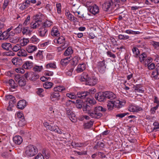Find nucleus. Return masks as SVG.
<instances>
[{"mask_svg": "<svg viewBox=\"0 0 159 159\" xmlns=\"http://www.w3.org/2000/svg\"><path fill=\"white\" fill-rule=\"evenodd\" d=\"M125 32L128 34H137L140 33V32L139 31H135L129 30H126L125 31Z\"/></svg>", "mask_w": 159, "mask_h": 159, "instance_id": "nucleus-54", "label": "nucleus"}, {"mask_svg": "<svg viewBox=\"0 0 159 159\" xmlns=\"http://www.w3.org/2000/svg\"><path fill=\"white\" fill-rule=\"evenodd\" d=\"M26 83V81L24 77H22L18 81V83L20 86H24Z\"/></svg>", "mask_w": 159, "mask_h": 159, "instance_id": "nucleus-39", "label": "nucleus"}, {"mask_svg": "<svg viewBox=\"0 0 159 159\" xmlns=\"http://www.w3.org/2000/svg\"><path fill=\"white\" fill-rule=\"evenodd\" d=\"M93 108L92 106L89 105L87 103H84L83 107V110L84 111L87 113L89 115L92 111Z\"/></svg>", "mask_w": 159, "mask_h": 159, "instance_id": "nucleus-8", "label": "nucleus"}, {"mask_svg": "<svg viewBox=\"0 0 159 159\" xmlns=\"http://www.w3.org/2000/svg\"><path fill=\"white\" fill-rule=\"evenodd\" d=\"M113 5V3L110 0L104 2L102 5V8L105 11H107L111 8Z\"/></svg>", "mask_w": 159, "mask_h": 159, "instance_id": "nucleus-11", "label": "nucleus"}, {"mask_svg": "<svg viewBox=\"0 0 159 159\" xmlns=\"http://www.w3.org/2000/svg\"><path fill=\"white\" fill-rule=\"evenodd\" d=\"M60 96V95L59 92L55 91L54 92L51 94V98H55L57 99H59Z\"/></svg>", "mask_w": 159, "mask_h": 159, "instance_id": "nucleus-36", "label": "nucleus"}, {"mask_svg": "<svg viewBox=\"0 0 159 159\" xmlns=\"http://www.w3.org/2000/svg\"><path fill=\"white\" fill-rule=\"evenodd\" d=\"M39 77V76L38 74L36 73H33L30 77V80L32 81H35L38 79Z\"/></svg>", "mask_w": 159, "mask_h": 159, "instance_id": "nucleus-46", "label": "nucleus"}, {"mask_svg": "<svg viewBox=\"0 0 159 159\" xmlns=\"http://www.w3.org/2000/svg\"><path fill=\"white\" fill-rule=\"evenodd\" d=\"M89 105H91L93 106V105L95 104L96 102L94 99H89L88 100V102H87Z\"/></svg>", "mask_w": 159, "mask_h": 159, "instance_id": "nucleus-58", "label": "nucleus"}, {"mask_svg": "<svg viewBox=\"0 0 159 159\" xmlns=\"http://www.w3.org/2000/svg\"><path fill=\"white\" fill-rule=\"evenodd\" d=\"M19 56L25 57L27 55L26 52L23 49H20L17 52Z\"/></svg>", "mask_w": 159, "mask_h": 159, "instance_id": "nucleus-35", "label": "nucleus"}, {"mask_svg": "<svg viewBox=\"0 0 159 159\" xmlns=\"http://www.w3.org/2000/svg\"><path fill=\"white\" fill-rule=\"evenodd\" d=\"M48 129L51 131H54L59 134H62V132L59 129L57 126H52L51 125L48 128Z\"/></svg>", "mask_w": 159, "mask_h": 159, "instance_id": "nucleus-22", "label": "nucleus"}, {"mask_svg": "<svg viewBox=\"0 0 159 159\" xmlns=\"http://www.w3.org/2000/svg\"><path fill=\"white\" fill-rule=\"evenodd\" d=\"M93 124V121L90 120L87 123H84L83 126L84 129H88L91 127Z\"/></svg>", "mask_w": 159, "mask_h": 159, "instance_id": "nucleus-33", "label": "nucleus"}, {"mask_svg": "<svg viewBox=\"0 0 159 159\" xmlns=\"http://www.w3.org/2000/svg\"><path fill=\"white\" fill-rule=\"evenodd\" d=\"M37 91L36 92L37 93L40 97H43L44 95L42 94V93L43 92V89L41 88H39L37 89Z\"/></svg>", "mask_w": 159, "mask_h": 159, "instance_id": "nucleus-52", "label": "nucleus"}, {"mask_svg": "<svg viewBox=\"0 0 159 159\" xmlns=\"http://www.w3.org/2000/svg\"><path fill=\"white\" fill-rule=\"evenodd\" d=\"M53 42L55 43H57L60 44L61 46H64L65 44V39L64 37L61 36L57 39H54Z\"/></svg>", "mask_w": 159, "mask_h": 159, "instance_id": "nucleus-6", "label": "nucleus"}, {"mask_svg": "<svg viewBox=\"0 0 159 159\" xmlns=\"http://www.w3.org/2000/svg\"><path fill=\"white\" fill-rule=\"evenodd\" d=\"M29 40L27 39L23 38L22 40L20 41V44L22 46L26 45L29 42Z\"/></svg>", "mask_w": 159, "mask_h": 159, "instance_id": "nucleus-47", "label": "nucleus"}, {"mask_svg": "<svg viewBox=\"0 0 159 159\" xmlns=\"http://www.w3.org/2000/svg\"><path fill=\"white\" fill-rule=\"evenodd\" d=\"M106 65L104 59L102 61L98 62L97 63V67L98 71L101 74H103L105 72Z\"/></svg>", "mask_w": 159, "mask_h": 159, "instance_id": "nucleus-3", "label": "nucleus"}, {"mask_svg": "<svg viewBox=\"0 0 159 159\" xmlns=\"http://www.w3.org/2000/svg\"><path fill=\"white\" fill-rule=\"evenodd\" d=\"M10 28H8L7 31H4L0 35V39L3 40H6L10 36Z\"/></svg>", "mask_w": 159, "mask_h": 159, "instance_id": "nucleus-10", "label": "nucleus"}, {"mask_svg": "<svg viewBox=\"0 0 159 159\" xmlns=\"http://www.w3.org/2000/svg\"><path fill=\"white\" fill-rule=\"evenodd\" d=\"M2 47L3 49L6 50H9L10 47V43H5L2 44Z\"/></svg>", "mask_w": 159, "mask_h": 159, "instance_id": "nucleus-48", "label": "nucleus"}, {"mask_svg": "<svg viewBox=\"0 0 159 159\" xmlns=\"http://www.w3.org/2000/svg\"><path fill=\"white\" fill-rule=\"evenodd\" d=\"M42 20H34L30 24V26L33 29H35L38 28L41 25Z\"/></svg>", "mask_w": 159, "mask_h": 159, "instance_id": "nucleus-9", "label": "nucleus"}, {"mask_svg": "<svg viewBox=\"0 0 159 159\" xmlns=\"http://www.w3.org/2000/svg\"><path fill=\"white\" fill-rule=\"evenodd\" d=\"M118 37L121 40H125L129 38V36L128 35L121 34L119 35Z\"/></svg>", "mask_w": 159, "mask_h": 159, "instance_id": "nucleus-44", "label": "nucleus"}, {"mask_svg": "<svg viewBox=\"0 0 159 159\" xmlns=\"http://www.w3.org/2000/svg\"><path fill=\"white\" fill-rule=\"evenodd\" d=\"M56 7L57 8V12L58 14H60L61 13V3H57L56 4Z\"/></svg>", "mask_w": 159, "mask_h": 159, "instance_id": "nucleus-61", "label": "nucleus"}, {"mask_svg": "<svg viewBox=\"0 0 159 159\" xmlns=\"http://www.w3.org/2000/svg\"><path fill=\"white\" fill-rule=\"evenodd\" d=\"M74 68L71 67L70 69H68L66 71V74L68 76H71L72 75V72L74 70Z\"/></svg>", "mask_w": 159, "mask_h": 159, "instance_id": "nucleus-60", "label": "nucleus"}, {"mask_svg": "<svg viewBox=\"0 0 159 159\" xmlns=\"http://www.w3.org/2000/svg\"><path fill=\"white\" fill-rule=\"evenodd\" d=\"M106 99H110L112 100L116 98V95L112 92L107 91L105 92Z\"/></svg>", "mask_w": 159, "mask_h": 159, "instance_id": "nucleus-16", "label": "nucleus"}, {"mask_svg": "<svg viewBox=\"0 0 159 159\" xmlns=\"http://www.w3.org/2000/svg\"><path fill=\"white\" fill-rule=\"evenodd\" d=\"M21 47L19 44H17L13 46L12 48L13 51L16 52L19 51Z\"/></svg>", "mask_w": 159, "mask_h": 159, "instance_id": "nucleus-56", "label": "nucleus"}, {"mask_svg": "<svg viewBox=\"0 0 159 159\" xmlns=\"http://www.w3.org/2000/svg\"><path fill=\"white\" fill-rule=\"evenodd\" d=\"M26 106V102L24 100L19 101L17 105V107L20 109H23Z\"/></svg>", "mask_w": 159, "mask_h": 159, "instance_id": "nucleus-20", "label": "nucleus"}, {"mask_svg": "<svg viewBox=\"0 0 159 159\" xmlns=\"http://www.w3.org/2000/svg\"><path fill=\"white\" fill-rule=\"evenodd\" d=\"M30 5V0H25V2H23L20 7L21 10H24L28 7Z\"/></svg>", "mask_w": 159, "mask_h": 159, "instance_id": "nucleus-25", "label": "nucleus"}, {"mask_svg": "<svg viewBox=\"0 0 159 159\" xmlns=\"http://www.w3.org/2000/svg\"><path fill=\"white\" fill-rule=\"evenodd\" d=\"M38 149L37 148L33 145H30L28 146L26 149L25 156L27 157H32L37 154Z\"/></svg>", "mask_w": 159, "mask_h": 159, "instance_id": "nucleus-2", "label": "nucleus"}, {"mask_svg": "<svg viewBox=\"0 0 159 159\" xmlns=\"http://www.w3.org/2000/svg\"><path fill=\"white\" fill-rule=\"evenodd\" d=\"M70 60V57H66L64 59H62L60 61V63L63 66H66L69 63Z\"/></svg>", "mask_w": 159, "mask_h": 159, "instance_id": "nucleus-29", "label": "nucleus"}, {"mask_svg": "<svg viewBox=\"0 0 159 159\" xmlns=\"http://www.w3.org/2000/svg\"><path fill=\"white\" fill-rule=\"evenodd\" d=\"M52 24L53 22L52 21L47 20L43 23L42 22L41 25L43 26V27L46 28L47 27H50Z\"/></svg>", "mask_w": 159, "mask_h": 159, "instance_id": "nucleus-31", "label": "nucleus"}, {"mask_svg": "<svg viewBox=\"0 0 159 159\" xmlns=\"http://www.w3.org/2000/svg\"><path fill=\"white\" fill-rule=\"evenodd\" d=\"M17 87L16 83H15L14 80L12 79H11V88L15 89Z\"/></svg>", "mask_w": 159, "mask_h": 159, "instance_id": "nucleus-55", "label": "nucleus"}, {"mask_svg": "<svg viewBox=\"0 0 159 159\" xmlns=\"http://www.w3.org/2000/svg\"><path fill=\"white\" fill-rule=\"evenodd\" d=\"M66 113L69 118L73 114H74V113L68 108H66Z\"/></svg>", "mask_w": 159, "mask_h": 159, "instance_id": "nucleus-51", "label": "nucleus"}, {"mask_svg": "<svg viewBox=\"0 0 159 159\" xmlns=\"http://www.w3.org/2000/svg\"><path fill=\"white\" fill-rule=\"evenodd\" d=\"M82 101L81 100H77L76 101V106L78 108L80 109L82 107Z\"/></svg>", "mask_w": 159, "mask_h": 159, "instance_id": "nucleus-49", "label": "nucleus"}, {"mask_svg": "<svg viewBox=\"0 0 159 159\" xmlns=\"http://www.w3.org/2000/svg\"><path fill=\"white\" fill-rule=\"evenodd\" d=\"M43 51L39 50L34 55V58L37 61L42 60L44 58Z\"/></svg>", "mask_w": 159, "mask_h": 159, "instance_id": "nucleus-13", "label": "nucleus"}, {"mask_svg": "<svg viewBox=\"0 0 159 159\" xmlns=\"http://www.w3.org/2000/svg\"><path fill=\"white\" fill-rule=\"evenodd\" d=\"M65 90V88L63 86H59L54 88V91H57L58 92Z\"/></svg>", "mask_w": 159, "mask_h": 159, "instance_id": "nucleus-42", "label": "nucleus"}, {"mask_svg": "<svg viewBox=\"0 0 159 159\" xmlns=\"http://www.w3.org/2000/svg\"><path fill=\"white\" fill-rule=\"evenodd\" d=\"M132 50L134 56L136 57H138L140 54V52L139 49L137 47H134L132 48Z\"/></svg>", "mask_w": 159, "mask_h": 159, "instance_id": "nucleus-32", "label": "nucleus"}, {"mask_svg": "<svg viewBox=\"0 0 159 159\" xmlns=\"http://www.w3.org/2000/svg\"><path fill=\"white\" fill-rule=\"evenodd\" d=\"M117 102L116 103V107L118 108L121 107L122 106H124L125 103V102L124 100L121 101H117Z\"/></svg>", "mask_w": 159, "mask_h": 159, "instance_id": "nucleus-34", "label": "nucleus"}, {"mask_svg": "<svg viewBox=\"0 0 159 159\" xmlns=\"http://www.w3.org/2000/svg\"><path fill=\"white\" fill-rule=\"evenodd\" d=\"M105 94V92L102 93H96L95 95V98L96 100H98L99 102H103L106 100Z\"/></svg>", "mask_w": 159, "mask_h": 159, "instance_id": "nucleus-4", "label": "nucleus"}, {"mask_svg": "<svg viewBox=\"0 0 159 159\" xmlns=\"http://www.w3.org/2000/svg\"><path fill=\"white\" fill-rule=\"evenodd\" d=\"M33 63L31 61H27L23 64L22 67L23 68L26 69H29L32 68L33 66Z\"/></svg>", "mask_w": 159, "mask_h": 159, "instance_id": "nucleus-21", "label": "nucleus"}, {"mask_svg": "<svg viewBox=\"0 0 159 159\" xmlns=\"http://www.w3.org/2000/svg\"><path fill=\"white\" fill-rule=\"evenodd\" d=\"M11 61L13 65L16 66L19 65V61L17 58H13L11 60Z\"/></svg>", "mask_w": 159, "mask_h": 159, "instance_id": "nucleus-63", "label": "nucleus"}, {"mask_svg": "<svg viewBox=\"0 0 159 159\" xmlns=\"http://www.w3.org/2000/svg\"><path fill=\"white\" fill-rule=\"evenodd\" d=\"M67 16L68 17V19L72 21H76L77 19L73 15H72L70 13L68 12L67 13Z\"/></svg>", "mask_w": 159, "mask_h": 159, "instance_id": "nucleus-43", "label": "nucleus"}, {"mask_svg": "<svg viewBox=\"0 0 159 159\" xmlns=\"http://www.w3.org/2000/svg\"><path fill=\"white\" fill-rule=\"evenodd\" d=\"M22 32L23 34L30 35L31 32L27 28H24L22 30Z\"/></svg>", "mask_w": 159, "mask_h": 159, "instance_id": "nucleus-50", "label": "nucleus"}, {"mask_svg": "<svg viewBox=\"0 0 159 159\" xmlns=\"http://www.w3.org/2000/svg\"><path fill=\"white\" fill-rule=\"evenodd\" d=\"M5 75L7 76V77H5V80L4 81V83L7 86H9L10 85V79H9L10 71H8V72H6L5 73Z\"/></svg>", "mask_w": 159, "mask_h": 159, "instance_id": "nucleus-23", "label": "nucleus"}, {"mask_svg": "<svg viewBox=\"0 0 159 159\" xmlns=\"http://www.w3.org/2000/svg\"><path fill=\"white\" fill-rule=\"evenodd\" d=\"M89 9V12L94 15L98 13L99 12V7L96 5L90 6Z\"/></svg>", "mask_w": 159, "mask_h": 159, "instance_id": "nucleus-5", "label": "nucleus"}, {"mask_svg": "<svg viewBox=\"0 0 159 159\" xmlns=\"http://www.w3.org/2000/svg\"><path fill=\"white\" fill-rule=\"evenodd\" d=\"M26 122L25 118L20 119L18 122V125L22 127L25 125Z\"/></svg>", "mask_w": 159, "mask_h": 159, "instance_id": "nucleus-53", "label": "nucleus"}, {"mask_svg": "<svg viewBox=\"0 0 159 159\" xmlns=\"http://www.w3.org/2000/svg\"><path fill=\"white\" fill-rule=\"evenodd\" d=\"M38 31L39 36L41 37H44L47 35L48 30L47 28L43 27V26L41 25Z\"/></svg>", "mask_w": 159, "mask_h": 159, "instance_id": "nucleus-14", "label": "nucleus"}, {"mask_svg": "<svg viewBox=\"0 0 159 159\" xmlns=\"http://www.w3.org/2000/svg\"><path fill=\"white\" fill-rule=\"evenodd\" d=\"M19 40V38L17 37H14L12 38L11 37V42L16 43Z\"/></svg>", "mask_w": 159, "mask_h": 159, "instance_id": "nucleus-59", "label": "nucleus"}, {"mask_svg": "<svg viewBox=\"0 0 159 159\" xmlns=\"http://www.w3.org/2000/svg\"><path fill=\"white\" fill-rule=\"evenodd\" d=\"M37 49V48L36 46L31 45H29L26 48V50L30 53L33 52Z\"/></svg>", "mask_w": 159, "mask_h": 159, "instance_id": "nucleus-18", "label": "nucleus"}, {"mask_svg": "<svg viewBox=\"0 0 159 159\" xmlns=\"http://www.w3.org/2000/svg\"><path fill=\"white\" fill-rule=\"evenodd\" d=\"M98 81V79L96 77L90 76L89 80H88L87 84L90 86H93L97 84Z\"/></svg>", "mask_w": 159, "mask_h": 159, "instance_id": "nucleus-7", "label": "nucleus"}, {"mask_svg": "<svg viewBox=\"0 0 159 159\" xmlns=\"http://www.w3.org/2000/svg\"><path fill=\"white\" fill-rule=\"evenodd\" d=\"M46 67L47 69L51 68L52 69H55L56 68L55 63H49L46 65Z\"/></svg>", "mask_w": 159, "mask_h": 159, "instance_id": "nucleus-37", "label": "nucleus"}, {"mask_svg": "<svg viewBox=\"0 0 159 159\" xmlns=\"http://www.w3.org/2000/svg\"><path fill=\"white\" fill-rule=\"evenodd\" d=\"M151 77L155 80L159 79V72L155 69L152 71Z\"/></svg>", "mask_w": 159, "mask_h": 159, "instance_id": "nucleus-27", "label": "nucleus"}, {"mask_svg": "<svg viewBox=\"0 0 159 159\" xmlns=\"http://www.w3.org/2000/svg\"><path fill=\"white\" fill-rule=\"evenodd\" d=\"M43 68L42 66H35L33 68V70L35 71H41Z\"/></svg>", "mask_w": 159, "mask_h": 159, "instance_id": "nucleus-57", "label": "nucleus"}, {"mask_svg": "<svg viewBox=\"0 0 159 159\" xmlns=\"http://www.w3.org/2000/svg\"><path fill=\"white\" fill-rule=\"evenodd\" d=\"M89 95V93L88 91H82L78 92L77 96L78 98L83 99L86 98Z\"/></svg>", "mask_w": 159, "mask_h": 159, "instance_id": "nucleus-17", "label": "nucleus"}, {"mask_svg": "<svg viewBox=\"0 0 159 159\" xmlns=\"http://www.w3.org/2000/svg\"><path fill=\"white\" fill-rule=\"evenodd\" d=\"M116 102L114 101H108L107 102V106L108 109L109 110L113 109L115 106H116Z\"/></svg>", "mask_w": 159, "mask_h": 159, "instance_id": "nucleus-26", "label": "nucleus"}, {"mask_svg": "<svg viewBox=\"0 0 159 159\" xmlns=\"http://www.w3.org/2000/svg\"><path fill=\"white\" fill-rule=\"evenodd\" d=\"M86 68V64L84 63H82L78 65L76 71L77 73L82 72Z\"/></svg>", "mask_w": 159, "mask_h": 159, "instance_id": "nucleus-19", "label": "nucleus"}, {"mask_svg": "<svg viewBox=\"0 0 159 159\" xmlns=\"http://www.w3.org/2000/svg\"><path fill=\"white\" fill-rule=\"evenodd\" d=\"M104 146V144L102 142H99L97 143L96 145L95 146V148H103Z\"/></svg>", "mask_w": 159, "mask_h": 159, "instance_id": "nucleus-64", "label": "nucleus"}, {"mask_svg": "<svg viewBox=\"0 0 159 159\" xmlns=\"http://www.w3.org/2000/svg\"><path fill=\"white\" fill-rule=\"evenodd\" d=\"M90 76L87 73H83L81 75L80 80L82 81H86V83L89 80Z\"/></svg>", "mask_w": 159, "mask_h": 159, "instance_id": "nucleus-28", "label": "nucleus"}, {"mask_svg": "<svg viewBox=\"0 0 159 159\" xmlns=\"http://www.w3.org/2000/svg\"><path fill=\"white\" fill-rule=\"evenodd\" d=\"M51 34L53 37H58L60 35V33L57 26L52 27L51 31Z\"/></svg>", "mask_w": 159, "mask_h": 159, "instance_id": "nucleus-12", "label": "nucleus"}, {"mask_svg": "<svg viewBox=\"0 0 159 159\" xmlns=\"http://www.w3.org/2000/svg\"><path fill=\"white\" fill-rule=\"evenodd\" d=\"M129 111L133 112H137L142 110L141 107L138 106L130 105L128 108Z\"/></svg>", "mask_w": 159, "mask_h": 159, "instance_id": "nucleus-15", "label": "nucleus"}, {"mask_svg": "<svg viewBox=\"0 0 159 159\" xmlns=\"http://www.w3.org/2000/svg\"><path fill=\"white\" fill-rule=\"evenodd\" d=\"M79 60V59L77 56H75L72 60V65L74 66H76L78 63Z\"/></svg>", "mask_w": 159, "mask_h": 159, "instance_id": "nucleus-38", "label": "nucleus"}, {"mask_svg": "<svg viewBox=\"0 0 159 159\" xmlns=\"http://www.w3.org/2000/svg\"><path fill=\"white\" fill-rule=\"evenodd\" d=\"M31 42L35 44H36L39 41V39L35 35L33 36L30 39Z\"/></svg>", "mask_w": 159, "mask_h": 159, "instance_id": "nucleus-45", "label": "nucleus"}, {"mask_svg": "<svg viewBox=\"0 0 159 159\" xmlns=\"http://www.w3.org/2000/svg\"><path fill=\"white\" fill-rule=\"evenodd\" d=\"M13 142L17 144H20L22 142V139L20 136H16L13 139Z\"/></svg>", "mask_w": 159, "mask_h": 159, "instance_id": "nucleus-24", "label": "nucleus"}, {"mask_svg": "<svg viewBox=\"0 0 159 159\" xmlns=\"http://www.w3.org/2000/svg\"><path fill=\"white\" fill-rule=\"evenodd\" d=\"M73 51L72 47H69L64 52V55L65 56H68L71 55L73 53Z\"/></svg>", "mask_w": 159, "mask_h": 159, "instance_id": "nucleus-30", "label": "nucleus"}, {"mask_svg": "<svg viewBox=\"0 0 159 159\" xmlns=\"http://www.w3.org/2000/svg\"><path fill=\"white\" fill-rule=\"evenodd\" d=\"M106 110L105 108L101 106H97L95 107L94 110L92 111L89 115L92 118L99 119L102 115L101 112L105 111Z\"/></svg>", "mask_w": 159, "mask_h": 159, "instance_id": "nucleus-1", "label": "nucleus"}, {"mask_svg": "<svg viewBox=\"0 0 159 159\" xmlns=\"http://www.w3.org/2000/svg\"><path fill=\"white\" fill-rule=\"evenodd\" d=\"M72 144H73L75 145V147H81L84 145V143H76L75 142H72Z\"/></svg>", "mask_w": 159, "mask_h": 159, "instance_id": "nucleus-62", "label": "nucleus"}, {"mask_svg": "<svg viewBox=\"0 0 159 159\" xmlns=\"http://www.w3.org/2000/svg\"><path fill=\"white\" fill-rule=\"evenodd\" d=\"M53 83L51 82H46L44 83L43 86L46 89H50L52 86Z\"/></svg>", "mask_w": 159, "mask_h": 159, "instance_id": "nucleus-40", "label": "nucleus"}, {"mask_svg": "<svg viewBox=\"0 0 159 159\" xmlns=\"http://www.w3.org/2000/svg\"><path fill=\"white\" fill-rule=\"evenodd\" d=\"M147 57V55L145 52L143 53L141 55L139 54V56L140 61L141 62L145 60H146Z\"/></svg>", "mask_w": 159, "mask_h": 159, "instance_id": "nucleus-41", "label": "nucleus"}]
</instances>
